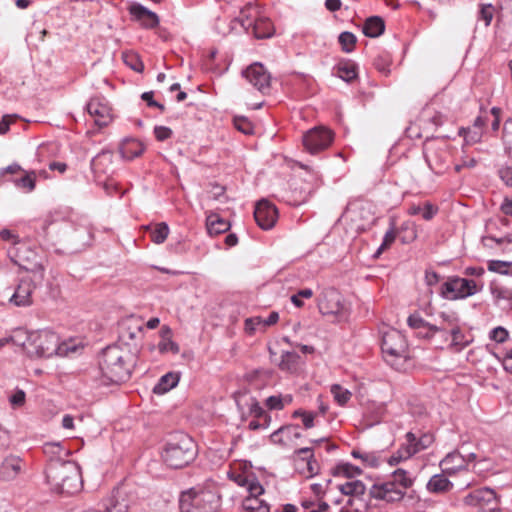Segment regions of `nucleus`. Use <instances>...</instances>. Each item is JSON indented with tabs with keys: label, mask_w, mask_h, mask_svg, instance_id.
<instances>
[{
	"label": "nucleus",
	"mask_w": 512,
	"mask_h": 512,
	"mask_svg": "<svg viewBox=\"0 0 512 512\" xmlns=\"http://www.w3.org/2000/svg\"><path fill=\"white\" fill-rule=\"evenodd\" d=\"M104 384H119L130 378L132 371V354L129 348L120 345L106 347L99 362Z\"/></svg>",
	"instance_id": "obj_1"
},
{
	"label": "nucleus",
	"mask_w": 512,
	"mask_h": 512,
	"mask_svg": "<svg viewBox=\"0 0 512 512\" xmlns=\"http://www.w3.org/2000/svg\"><path fill=\"white\" fill-rule=\"evenodd\" d=\"M415 483V477L402 468L394 470L386 479L377 480L368 490L370 499L386 504L401 502L406 490Z\"/></svg>",
	"instance_id": "obj_2"
},
{
	"label": "nucleus",
	"mask_w": 512,
	"mask_h": 512,
	"mask_svg": "<svg viewBox=\"0 0 512 512\" xmlns=\"http://www.w3.org/2000/svg\"><path fill=\"white\" fill-rule=\"evenodd\" d=\"M46 480L60 494L72 495L82 488L80 467L74 461L52 460L46 469Z\"/></svg>",
	"instance_id": "obj_3"
},
{
	"label": "nucleus",
	"mask_w": 512,
	"mask_h": 512,
	"mask_svg": "<svg viewBox=\"0 0 512 512\" xmlns=\"http://www.w3.org/2000/svg\"><path fill=\"white\" fill-rule=\"evenodd\" d=\"M197 454L193 439L184 433L175 434L166 444L162 458L167 466L179 469L191 463Z\"/></svg>",
	"instance_id": "obj_4"
},
{
	"label": "nucleus",
	"mask_w": 512,
	"mask_h": 512,
	"mask_svg": "<svg viewBox=\"0 0 512 512\" xmlns=\"http://www.w3.org/2000/svg\"><path fill=\"white\" fill-rule=\"evenodd\" d=\"M33 350L31 353L39 357H51L53 355L67 356L77 351V346L71 342H60L59 336L49 330H43L31 337Z\"/></svg>",
	"instance_id": "obj_5"
},
{
	"label": "nucleus",
	"mask_w": 512,
	"mask_h": 512,
	"mask_svg": "<svg viewBox=\"0 0 512 512\" xmlns=\"http://www.w3.org/2000/svg\"><path fill=\"white\" fill-rule=\"evenodd\" d=\"M381 349L385 361L395 369H400L409 358L405 336L393 328L383 332Z\"/></svg>",
	"instance_id": "obj_6"
},
{
	"label": "nucleus",
	"mask_w": 512,
	"mask_h": 512,
	"mask_svg": "<svg viewBox=\"0 0 512 512\" xmlns=\"http://www.w3.org/2000/svg\"><path fill=\"white\" fill-rule=\"evenodd\" d=\"M340 221L355 233L365 231L374 223L371 204L362 200L349 202Z\"/></svg>",
	"instance_id": "obj_7"
},
{
	"label": "nucleus",
	"mask_w": 512,
	"mask_h": 512,
	"mask_svg": "<svg viewBox=\"0 0 512 512\" xmlns=\"http://www.w3.org/2000/svg\"><path fill=\"white\" fill-rule=\"evenodd\" d=\"M9 255L19 267L31 272L39 282H42L44 278L42 258L29 244L17 242L16 247L9 250Z\"/></svg>",
	"instance_id": "obj_8"
},
{
	"label": "nucleus",
	"mask_w": 512,
	"mask_h": 512,
	"mask_svg": "<svg viewBox=\"0 0 512 512\" xmlns=\"http://www.w3.org/2000/svg\"><path fill=\"white\" fill-rule=\"evenodd\" d=\"M482 288V284L472 279L451 276L441 285L439 294L447 300H462L477 294Z\"/></svg>",
	"instance_id": "obj_9"
},
{
	"label": "nucleus",
	"mask_w": 512,
	"mask_h": 512,
	"mask_svg": "<svg viewBox=\"0 0 512 512\" xmlns=\"http://www.w3.org/2000/svg\"><path fill=\"white\" fill-rule=\"evenodd\" d=\"M447 144L443 140H427L423 151L426 162L436 174H442L447 165L449 152Z\"/></svg>",
	"instance_id": "obj_10"
},
{
	"label": "nucleus",
	"mask_w": 512,
	"mask_h": 512,
	"mask_svg": "<svg viewBox=\"0 0 512 512\" xmlns=\"http://www.w3.org/2000/svg\"><path fill=\"white\" fill-rule=\"evenodd\" d=\"M334 133L324 127L317 126L308 130L302 137V142L305 150L312 155H315L327 149L333 142Z\"/></svg>",
	"instance_id": "obj_11"
},
{
	"label": "nucleus",
	"mask_w": 512,
	"mask_h": 512,
	"mask_svg": "<svg viewBox=\"0 0 512 512\" xmlns=\"http://www.w3.org/2000/svg\"><path fill=\"white\" fill-rule=\"evenodd\" d=\"M39 283L40 282L35 277L34 279L29 276L22 277L9 298V302L18 307L31 305L32 293Z\"/></svg>",
	"instance_id": "obj_12"
},
{
	"label": "nucleus",
	"mask_w": 512,
	"mask_h": 512,
	"mask_svg": "<svg viewBox=\"0 0 512 512\" xmlns=\"http://www.w3.org/2000/svg\"><path fill=\"white\" fill-rule=\"evenodd\" d=\"M318 308L324 315H341L344 311L342 295L334 288L323 290L318 301Z\"/></svg>",
	"instance_id": "obj_13"
},
{
	"label": "nucleus",
	"mask_w": 512,
	"mask_h": 512,
	"mask_svg": "<svg viewBox=\"0 0 512 512\" xmlns=\"http://www.w3.org/2000/svg\"><path fill=\"white\" fill-rule=\"evenodd\" d=\"M87 111L98 127L107 126L112 121V110L103 97H93L87 103Z\"/></svg>",
	"instance_id": "obj_14"
},
{
	"label": "nucleus",
	"mask_w": 512,
	"mask_h": 512,
	"mask_svg": "<svg viewBox=\"0 0 512 512\" xmlns=\"http://www.w3.org/2000/svg\"><path fill=\"white\" fill-rule=\"evenodd\" d=\"M254 218L260 228L269 230L274 227L278 219L277 208L269 201L261 200L255 207Z\"/></svg>",
	"instance_id": "obj_15"
},
{
	"label": "nucleus",
	"mask_w": 512,
	"mask_h": 512,
	"mask_svg": "<svg viewBox=\"0 0 512 512\" xmlns=\"http://www.w3.org/2000/svg\"><path fill=\"white\" fill-rule=\"evenodd\" d=\"M242 74L260 92L269 89L271 77L262 64L253 63Z\"/></svg>",
	"instance_id": "obj_16"
},
{
	"label": "nucleus",
	"mask_w": 512,
	"mask_h": 512,
	"mask_svg": "<svg viewBox=\"0 0 512 512\" xmlns=\"http://www.w3.org/2000/svg\"><path fill=\"white\" fill-rule=\"evenodd\" d=\"M408 326L417 330V335L422 338L430 339L436 333L446 329L444 325H432L425 321L418 313L411 314L407 319Z\"/></svg>",
	"instance_id": "obj_17"
},
{
	"label": "nucleus",
	"mask_w": 512,
	"mask_h": 512,
	"mask_svg": "<svg viewBox=\"0 0 512 512\" xmlns=\"http://www.w3.org/2000/svg\"><path fill=\"white\" fill-rule=\"evenodd\" d=\"M213 495L205 492H197L195 489H189L181 493L179 498V508L181 512H195L200 503L209 501Z\"/></svg>",
	"instance_id": "obj_18"
},
{
	"label": "nucleus",
	"mask_w": 512,
	"mask_h": 512,
	"mask_svg": "<svg viewBox=\"0 0 512 512\" xmlns=\"http://www.w3.org/2000/svg\"><path fill=\"white\" fill-rule=\"evenodd\" d=\"M128 11L132 17L133 20L140 23L141 26L144 28H154L159 23V18L156 15V13L150 11L145 6L139 4V3H132Z\"/></svg>",
	"instance_id": "obj_19"
},
{
	"label": "nucleus",
	"mask_w": 512,
	"mask_h": 512,
	"mask_svg": "<svg viewBox=\"0 0 512 512\" xmlns=\"http://www.w3.org/2000/svg\"><path fill=\"white\" fill-rule=\"evenodd\" d=\"M24 467L23 460L16 455H8L0 465V478L3 481H12L18 477Z\"/></svg>",
	"instance_id": "obj_20"
},
{
	"label": "nucleus",
	"mask_w": 512,
	"mask_h": 512,
	"mask_svg": "<svg viewBox=\"0 0 512 512\" xmlns=\"http://www.w3.org/2000/svg\"><path fill=\"white\" fill-rule=\"evenodd\" d=\"M440 467L444 474L449 476L455 475L459 471L467 469L466 457L457 451L448 453L441 461Z\"/></svg>",
	"instance_id": "obj_21"
},
{
	"label": "nucleus",
	"mask_w": 512,
	"mask_h": 512,
	"mask_svg": "<svg viewBox=\"0 0 512 512\" xmlns=\"http://www.w3.org/2000/svg\"><path fill=\"white\" fill-rule=\"evenodd\" d=\"M490 292L497 307L504 311H512V287L491 283Z\"/></svg>",
	"instance_id": "obj_22"
},
{
	"label": "nucleus",
	"mask_w": 512,
	"mask_h": 512,
	"mask_svg": "<svg viewBox=\"0 0 512 512\" xmlns=\"http://www.w3.org/2000/svg\"><path fill=\"white\" fill-rule=\"evenodd\" d=\"M143 333V326L141 323L134 319L125 320L120 327L119 343L130 345V341H136L141 338Z\"/></svg>",
	"instance_id": "obj_23"
},
{
	"label": "nucleus",
	"mask_w": 512,
	"mask_h": 512,
	"mask_svg": "<svg viewBox=\"0 0 512 512\" xmlns=\"http://www.w3.org/2000/svg\"><path fill=\"white\" fill-rule=\"evenodd\" d=\"M230 479L233 480L237 485L246 487L249 494L262 495L264 493V488L252 474L245 475L238 472H232L230 474Z\"/></svg>",
	"instance_id": "obj_24"
},
{
	"label": "nucleus",
	"mask_w": 512,
	"mask_h": 512,
	"mask_svg": "<svg viewBox=\"0 0 512 512\" xmlns=\"http://www.w3.org/2000/svg\"><path fill=\"white\" fill-rule=\"evenodd\" d=\"M301 433L299 432L298 426L287 425L279 428L270 435V439L275 444L288 445L294 438H300Z\"/></svg>",
	"instance_id": "obj_25"
},
{
	"label": "nucleus",
	"mask_w": 512,
	"mask_h": 512,
	"mask_svg": "<svg viewBox=\"0 0 512 512\" xmlns=\"http://www.w3.org/2000/svg\"><path fill=\"white\" fill-rule=\"evenodd\" d=\"M443 472L433 475L426 484V489L432 494H445L452 490L453 483Z\"/></svg>",
	"instance_id": "obj_26"
},
{
	"label": "nucleus",
	"mask_w": 512,
	"mask_h": 512,
	"mask_svg": "<svg viewBox=\"0 0 512 512\" xmlns=\"http://www.w3.org/2000/svg\"><path fill=\"white\" fill-rule=\"evenodd\" d=\"M294 454L298 457V461L302 462L306 465V471L303 470V473H306L307 477H311L318 472V464L314 459L313 448L312 447H304L295 450Z\"/></svg>",
	"instance_id": "obj_27"
},
{
	"label": "nucleus",
	"mask_w": 512,
	"mask_h": 512,
	"mask_svg": "<svg viewBox=\"0 0 512 512\" xmlns=\"http://www.w3.org/2000/svg\"><path fill=\"white\" fill-rule=\"evenodd\" d=\"M119 151L122 158L126 160H133L143 153L144 146L137 139L127 138L122 141Z\"/></svg>",
	"instance_id": "obj_28"
},
{
	"label": "nucleus",
	"mask_w": 512,
	"mask_h": 512,
	"mask_svg": "<svg viewBox=\"0 0 512 512\" xmlns=\"http://www.w3.org/2000/svg\"><path fill=\"white\" fill-rule=\"evenodd\" d=\"M384 30V20L379 16H371L367 18L362 28L363 34L370 38L379 37L384 33Z\"/></svg>",
	"instance_id": "obj_29"
},
{
	"label": "nucleus",
	"mask_w": 512,
	"mask_h": 512,
	"mask_svg": "<svg viewBox=\"0 0 512 512\" xmlns=\"http://www.w3.org/2000/svg\"><path fill=\"white\" fill-rule=\"evenodd\" d=\"M338 490L346 496L361 498L366 493V485L361 480H349L338 485Z\"/></svg>",
	"instance_id": "obj_30"
},
{
	"label": "nucleus",
	"mask_w": 512,
	"mask_h": 512,
	"mask_svg": "<svg viewBox=\"0 0 512 512\" xmlns=\"http://www.w3.org/2000/svg\"><path fill=\"white\" fill-rule=\"evenodd\" d=\"M250 30L258 39L268 38L273 34V25L268 18L258 16Z\"/></svg>",
	"instance_id": "obj_31"
},
{
	"label": "nucleus",
	"mask_w": 512,
	"mask_h": 512,
	"mask_svg": "<svg viewBox=\"0 0 512 512\" xmlns=\"http://www.w3.org/2000/svg\"><path fill=\"white\" fill-rule=\"evenodd\" d=\"M206 227L209 235H218L230 229V223L217 214H210L206 218Z\"/></svg>",
	"instance_id": "obj_32"
},
{
	"label": "nucleus",
	"mask_w": 512,
	"mask_h": 512,
	"mask_svg": "<svg viewBox=\"0 0 512 512\" xmlns=\"http://www.w3.org/2000/svg\"><path fill=\"white\" fill-rule=\"evenodd\" d=\"M161 341L158 344L161 353L172 352L173 354L179 353V346L172 339V331L168 326H163L160 330Z\"/></svg>",
	"instance_id": "obj_33"
},
{
	"label": "nucleus",
	"mask_w": 512,
	"mask_h": 512,
	"mask_svg": "<svg viewBox=\"0 0 512 512\" xmlns=\"http://www.w3.org/2000/svg\"><path fill=\"white\" fill-rule=\"evenodd\" d=\"M259 16V12L256 7L248 5L240 11V14L235 18V22H238L246 32L250 31V27Z\"/></svg>",
	"instance_id": "obj_34"
},
{
	"label": "nucleus",
	"mask_w": 512,
	"mask_h": 512,
	"mask_svg": "<svg viewBox=\"0 0 512 512\" xmlns=\"http://www.w3.org/2000/svg\"><path fill=\"white\" fill-rule=\"evenodd\" d=\"M260 495H253L249 494L243 501H242V508L246 512H270L269 505L259 499Z\"/></svg>",
	"instance_id": "obj_35"
},
{
	"label": "nucleus",
	"mask_w": 512,
	"mask_h": 512,
	"mask_svg": "<svg viewBox=\"0 0 512 512\" xmlns=\"http://www.w3.org/2000/svg\"><path fill=\"white\" fill-rule=\"evenodd\" d=\"M180 380V376L175 372H168L163 375L158 383L154 387V392L158 394H163L176 387Z\"/></svg>",
	"instance_id": "obj_36"
},
{
	"label": "nucleus",
	"mask_w": 512,
	"mask_h": 512,
	"mask_svg": "<svg viewBox=\"0 0 512 512\" xmlns=\"http://www.w3.org/2000/svg\"><path fill=\"white\" fill-rule=\"evenodd\" d=\"M495 494L493 490L485 488L479 489L471 492L467 496H465L464 501L469 505H478L481 502H489L494 499Z\"/></svg>",
	"instance_id": "obj_37"
},
{
	"label": "nucleus",
	"mask_w": 512,
	"mask_h": 512,
	"mask_svg": "<svg viewBox=\"0 0 512 512\" xmlns=\"http://www.w3.org/2000/svg\"><path fill=\"white\" fill-rule=\"evenodd\" d=\"M437 212L438 208L430 202H425L423 207L413 204L408 208L409 215L421 214L422 218L427 221L431 220L437 214Z\"/></svg>",
	"instance_id": "obj_38"
},
{
	"label": "nucleus",
	"mask_w": 512,
	"mask_h": 512,
	"mask_svg": "<svg viewBox=\"0 0 512 512\" xmlns=\"http://www.w3.org/2000/svg\"><path fill=\"white\" fill-rule=\"evenodd\" d=\"M300 361V356L296 352L286 351L281 355L279 368L283 371H295Z\"/></svg>",
	"instance_id": "obj_39"
},
{
	"label": "nucleus",
	"mask_w": 512,
	"mask_h": 512,
	"mask_svg": "<svg viewBox=\"0 0 512 512\" xmlns=\"http://www.w3.org/2000/svg\"><path fill=\"white\" fill-rule=\"evenodd\" d=\"M452 341H451V347H453L456 351H460L464 349L466 346H468L472 339L466 336L460 329L459 325L453 330L449 331Z\"/></svg>",
	"instance_id": "obj_40"
},
{
	"label": "nucleus",
	"mask_w": 512,
	"mask_h": 512,
	"mask_svg": "<svg viewBox=\"0 0 512 512\" xmlns=\"http://www.w3.org/2000/svg\"><path fill=\"white\" fill-rule=\"evenodd\" d=\"M458 134L464 137L465 145H474L481 142L483 131L472 126L467 128L461 127Z\"/></svg>",
	"instance_id": "obj_41"
},
{
	"label": "nucleus",
	"mask_w": 512,
	"mask_h": 512,
	"mask_svg": "<svg viewBox=\"0 0 512 512\" xmlns=\"http://www.w3.org/2000/svg\"><path fill=\"white\" fill-rule=\"evenodd\" d=\"M293 398L290 394L272 395L265 401V405L270 410H282L286 405L292 402Z\"/></svg>",
	"instance_id": "obj_42"
},
{
	"label": "nucleus",
	"mask_w": 512,
	"mask_h": 512,
	"mask_svg": "<svg viewBox=\"0 0 512 512\" xmlns=\"http://www.w3.org/2000/svg\"><path fill=\"white\" fill-rule=\"evenodd\" d=\"M330 392L333 395L335 402L340 406L346 405L352 397V393L339 384L331 385Z\"/></svg>",
	"instance_id": "obj_43"
},
{
	"label": "nucleus",
	"mask_w": 512,
	"mask_h": 512,
	"mask_svg": "<svg viewBox=\"0 0 512 512\" xmlns=\"http://www.w3.org/2000/svg\"><path fill=\"white\" fill-rule=\"evenodd\" d=\"M351 455L356 459H360L363 464L368 467L374 468L379 465V456L375 452H364L358 449H354L352 450Z\"/></svg>",
	"instance_id": "obj_44"
},
{
	"label": "nucleus",
	"mask_w": 512,
	"mask_h": 512,
	"mask_svg": "<svg viewBox=\"0 0 512 512\" xmlns=\"http://www.w3.org/2000/svg\"><path fill=\"white\" fill-rule=\"evenodd\" d=\"M488 270L502 275H512V262L502 260H490Z\"/></svg>",
	"instance_id": "obj_45"
},
{
	"label": "nucleus",
	"mask_w": 512,
	"mask_h": 512,
	"mask_svg": "<svg viewBox=\"0 0 512 512\" xmlns=\"http://www.w3.org/2000/svg\"><path fill=\"white\" fill-rule=\"evenodd\" d=\"M15 185L18 188L24 189L26 192H32L36 186V172H26L24 176L15 180Z\"/></svg>",
	"instance_id": "obj_46"
},
{
	"label": "nucleus",
	"mask_w": 512,
	"mask_h": 512,
	"mask_svg": "<svg viewBox=\"0 0 512 512\" xmlns=\"http://www.w3.org/2000/svg\"><path fill=\"white\" fill-rule=\"evenodd\" d=\"M434 442V436L431 433H422L419 437L414 434L413 447L415 449V454L426 450L429 448Z\"/></svg>",
	"instance_id": "obj_47"
},
{
	"label": "nucleus",
	"mask_w": 512,
	"mask_h": 512,
	"mask_svg": "<svg viewBox=\"0 0 512 512\" xmlns=\"http://www.w3.org/2000/svg\"><path fill=\"white\" fill-rule=\"evenodd\" d=\"M337 75L346 82H350L357 77L356 66L353 63H342L337 67Z\"/></svg>",
	"instance_id": "obj_48"
},
{
	"label": "nucleus",
	"mask_w": 512,
	"mask_h": 512,
	"mask_svg": "<svg viewBox=\"0 0 512 512\" xmlns=\"http://www.w3.org/2000/svg\"><path fill=\"white\" fill-rule=\"evenodd\" d=\"M111 162H112V153L111 152H101L92 159L91 168L95 172L106 173V169L102 168V164H104V163L110 164Z\"/></svg>",
	"instance_id": "obj_49"
},
{
	"label": "nucleus",
	"mask_w": 512,
	"mask_h": 512,
	"mask_svg": "<svg viewBox=\"0 0 512 512\" xmlns=\"http://www.w3.org/2000/svg\"><path fill=\"white\" fill-rule=\"evenodd\" d=\"M169 227L165 222L158 223L151 232V239L156 244L163 243L169 235Z\"/></svg>",
	"instance_id": "obj_50"
},
{
	"label": "nucleus",
	"mask_w": 512,
	"mask_h": 512,
	"mask_svg": "<svg viewBox=\"0 0 512 512\" xmlns=\"http://www.w3.org/2000/svg\"><path fill=\"white\" fill-rule=\"evenodd\" d=\"M338 40L342 47V50L345 51L346 53L352 52L357 42L356 36L348 31L342 32L339 35Z\"/></svg>",
	"instance_id": "obj_51"
},
{
	"label": "nucleus",
	"mask_w": 512,
	"mask_h": 512,
	"mask_svg": "<svg viewBox=\"0 0 512 512\" xmlns=\"http://www.w3.org/2000/svg\"><path fill=\"white\" fill-rule=\"evenodd\" d=\"M440 318V324L444 325L446 329L443 332L451 331L453 328L457 327L459 325L458 317L453 312H441L439 315Z\"/></svg>",
	"instance_id": "obj_52"
},
{
	"label": "nucleus",
	"mask_w": 512,
	"mask_h": 512,
	"mask_svg": "<svg viewBox=\"0 0 512 512\" xmlns=\"http://www.w3.org/2000/svg\"><path fill=\"white\" fill-rule=\"evenodd\" d=\"M250 413L256 419H262L264 426H269L271 422V416L260 406L257 401H254L250 406Z\"/></svg>",
	"instance_id": "obj_53"
},
{
	"label": "nucleus",
	"mask_w": 512,
	"mask_h": 512,
	"mask_svg": "<svg viewBox=\"0 0 512 512\" xmlns=\"http://www.w3.org/2000/svg\"><path fill=\"white\" fill-rule=\"evenodd\" d=\"M337 469L339 474L349 479H352L362 474V470L359 467L350 463H342L338 466Z\"/></svg>",
	"instance_id": "obj_54"
},
{
	"label": "nucleus",
	"mask_w": 512,
	"mask_h": 512,
	"mask_svg": "<svg viewBox=\"0 0 512 512\" xmlns=\"http://www.w3.org/2000/svg\"><path fill=\"white\" fill-rule=\"evenodd\" d=\"M233 122L235 128L243 134L250 135L253 133V125L246 117L236 116Z\"/></svg>",
	"instance_id": "obj_55"
},
{
	"label": "nucleus",
	"mask_w": 512,
	"mask_h": 512,
	"mask_svg": "<svg viewBox=\"0 0 512 512\" xmlns=\"http://www.w3.org/2000/svg\"><path fill=\"white\" fill-rule=\"evenodd\" d=\"M489 338L496 343H504L509 338V332L506 328L498 326L490 331Z\"/></svg>",
	"instance_id": "obj_56"
},
{
	"label": "nucleus",
	"mask_w": 512,
	"mask_h": 512,
	"mask_svg": "<svg viewBox=\"0 0 512 512\" xmlns=\"http://www.w3.org/2000/svg\"><path fill=\"white\" fill-rule=\"evenodd\" d=\"M263 317L255 316L247 318L245 320V329L249 333H253L256 330H263Z\"/></svg>",
	"instance_id": "obj_57"
},
{
	"label": "nucleus",
	"mask_w": 512,
	"mask_h": 512,
	"mask_svg": "<svg viewBox=\"0 0 512 512\" xmlns=\"http://www.w3.org/2000/svg\"><path fill=\"white\" fill-rule=\"evenodd\" d=\"M293 417L294 418L301 417L303 425H304V427L306 429H310V428H312L314 426L315 414L312 413V412H306V411H303V410H296L293 413Z\"/></svg>",
	"instance_id": "obj_58"
},
{
	"label": "nucleus",
	"mask_w": 512,
	"mask_h": 512,
	"mask_svg": "<svg viewBox=\"0 0 512 512\" xmlns=\"http://www.w3.org/2000/svg\"><path fill=\"white\" fill-rule=\"evenodd\" d=\"M396 239V233L394 228H390L384 235L383 241L376 252V256L380 255L384 250L391 246Z\"/></svg>",
	"instance_id": "obj_59"
},
{
	"label": "nucleus",
	"mask_w": 512,
	"mask_h": 512,
	"mask_svg": "<svg viewBox=\"0 0 512 512\" xmlns=\"http://www.w3.org/2000/svg\"><path fill=\"white\" fill-rule=\"evenodd\" d=\"M494 14V8L491 4L482 5L479 11V19L483 20L485 26H489Z\"/></svg>",
	"instance_id": "obj_60"
},
{
	"label": "nucleus",
	"mask_w": 512,
	"mask_h": 512,
	"mask_svg": "<svg viewBox=\"0 0 512 512\" xmlns=\"http://www.w3.org/2000/svg\"><path fill=\"white\" fill-rule=\"evenodd\" d=\"M503 142L507 149L512 150V119H508L504 123Z\"/></svg>",
	"instance_id": "obj_61"
},
{
	"label": "nucleus",
	"mask_w": 512,
	"mask_h": 512,
	"mask_svg": "<svg viewBox=\"0 0 512 512\" xmlns=\"http://www.w3.org/2000/svg\"><path fill=\"white\" fill-rule=\"evenodd\" d=\"M414 433L407 432L405 435V442L399 447L400 450H404L405 453L409 454V458L415 455V449L413 447Z\"/></svg>",
	"instance_id": "obj_62"
},
{
	"label": "nucleus",
	"mask_w": 512,
	"mask_h": 512,
	"mask_svg": "<svg viewBox=\"0 0 512 512\" xmlns=\"http://www.w3.org/2000/svg\"><path fill=\"white\" fill-rule=\"evenodd\" d=\"M25 399V392L21 389H18L9 397V402L14 408H16L23 406L25 403Z\"/></svg>",
	"instance_id": "obj_63"
},
{
	"label": "nucleus",
	"mask_w": 512,
	"mask_h": 512,
	"mask_svg": "<svg viewBox=\"0 0 512 512\" xmlns=\"http://www.w3.org/2000/svg\"><path fill=\"white\" fill-rule=\"evenodd\" d=\"M493 356L502 363L503 368L506 372L512 374V348L507 351L506 355L503 358H500L496 353H493Z\"/></svg>",
	"instance_id": "obj_64"
}]
</instances>
